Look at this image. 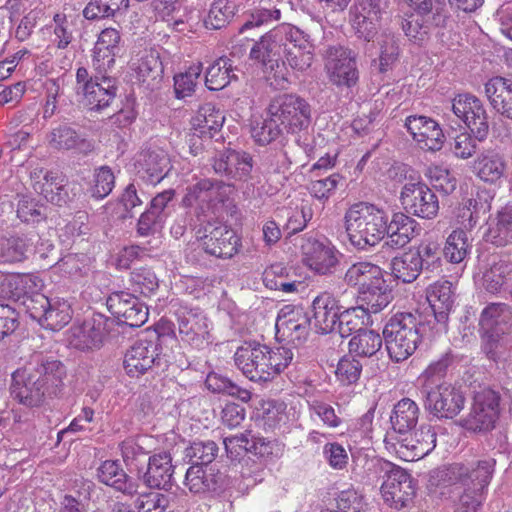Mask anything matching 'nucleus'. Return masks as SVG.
Returning a JSON list of instances; mask_svg holds the SVG:
<instances>
[{"label": "nucleus", "instance_id": "f257e3e1", "mask_svg": "<svg viewBox=\"0 0 512 512\" xmlns=\"http://www.w3.org/2000/svg\"><path fill=\"white\" fill-rule=\"evenodd\" d=\"M293 353L285 347L270 348L260 343H246L234 354L235 365L253 382H270L291 363Z\"/></svg>", "mask_w": 512, "mask_h": 512}, {"label": "nucleus", "instance_id": "f03ea898", "mask_svg": "<svg viewBox=\"0 0 512 512\" xmlns=\"http://www.w3.org/2000/svg\"><path fill=\"white\" fill-rule=\"evenodd\" d=\"M289 29L290 24L271 29L254 42L249 53V58L260 65L266 80L276 89H286L290 83L289 69L280 57Z\"/></svg>", "mask_w": 512, "mask_h": 512}, {"label": "nucleus", "instance_id": "7ed1b4c3", "mask_svg": "<svg viewBox=\"0 0 512 512\" xmlns=\"http://www.w3.org/2000/svg\"><path fill=\"white\" fill-rule=\"evenodd\" d=\"M386 211L373 204L359 202L344 215V226L350 243L358 250H368L386 235Z\"/></svg>", "mask_w": 512, "mask_h": 512}, {"label": "nucleus", "instance_id": "20e7f679", "mask_svg": "<svg viewBox=\"0 0 512 512\" xmlns=\"http://www.w3.org/2000/svg\"><path fill=\"white\" fill-rule=\"evenodd\" d=\"M494 465L495 460L486 459L473 465L455 463L447 469L449 480L454 485L460 484L455 486V490L460 492L463 489L455 512H478L482 492L490 482Z\"/></svg>", "mask_w": 512, "mask_h": 512}, {"label": "nucleus", "instance_id": "39448f33", "mask_svg": "<svg viewBox=\"0 0 512 512\" xmlns=\"http://www.w3.org/2000/svg\"><path fill=\"white\" fill-rule=\"evenodd\" d=\"M421 322L410 312L393 315L383 329L388 354L395 362H401L410 357L421 342Z\"/></svg>", "mask_w": 512, "mask_h": 512}, {"label": "nucleus", "instance_id": "423d86ee", "mask_svg": "<svg viewBox=\"0 0 512 512\" xmlns=\"http://www.w3.org/2000/svg\"><path fill=\"white\" fill-rule=\"evenodd\" d=\"M38 279L31 275H4L0 274V297L20 298L23 297V305L29 316L41 323L43 317L50 307L49 299L42 293H32V289L38 287Z\"/></svg>", "mask_w": 512, "mask_h": 512}, {"label": "nucleus", "instance_id": "0eeeda50", "mask_svg": "<svg viewBox=\"0 0 512 512\" xmlns=\"http://www.w3.org/2000/svg\"><path fill=\"white\" fill-rule=\"evenodd\" d=\"M373 467L375 472L384 478L381 493L385 503L396 510L407 507L416 493L410 474L401 467L384 460H376Z\"/></svg>", "mask_w": 512, "mask_h": 512}, {"label": "nucleus", "instance_id": "6e6552de", "mask_svg": "<svg viewBox=\"0 0 512 512\" xmlns=\"http://www.w3.org/2000/svg\"><path fill=\"white\" fill-rule=\"evenodd\" d=\"M385 443L404 461H415L428 455L436 446V433L429 425L418 430L387 434Z\"/></svg>", "mask_w": 512, "mask_h": 512}, {"label": "nucleus", "instance_id": "1a4fd4ad", "mask_svg": "<svg viewBox=\"0 0 512 512\" xmlns=\"http://www.w3.org/2000/svg\"><path fill=\"white\" fill-rule=\"evenodd\" d=\"M310 112L309 104L293 94H283L273 98L267 108V115L274 117L280 128L291 133L309 126Z\"/></svg>", "mask_w": 512, "mask_h": 512}, {"label": "nucleus", "instance_id": "9d476101", "mask_svg": "<svg viewBox=\"0 0 512 512\" xmlns=\"http://www.w3.org/2000/svg\"><path fill=\"white\" fill-rule=\"evenodd\" d=\"M412 7L415 13L407 14L401 20L402 30L409 38L422 39L432 27L445 26L448 12L444 2L422 0Z\"/></svg>", "mask_w": 512, "mask_h": 512}, {"label": "nucleus", "instance_id": "9b49d317", "mask_svg": "<svg viewBox=\"0 0 512 512\" xmlns=\"http://www.w3.org/2000/svg\"><path fill=\"white\" fill-rule=\"evenodd\" d=\"M329 81L339 88H351L358 82L356 54L341 45L329 46L324 55Z\"/></svg>", "mask_w": 512, "mask_h": 512}, {"label": "nucleus", "instance_id": "f8f14e48", "mask_svg": "<svg viewBox=\"0 0 512 512\" xmlns=\"http://www.w3.org/2000/svg\"><path fill=\"white\" fill-rule=\"evenodd\" d=\"M421 395L425 409L438 419H453L465 405L463 393L452 384L440 386Z\"/></svg>", "mask_w": 512, "mask_h": 512}, {"label": "nucleus", "instance_id": "ddd939ff", "mask_svg": "<svg viewBox=\"0 0 512 512\" xmlns=\"http://www.w3.org/2000/svg\"><path fill=\"white\" fill-rule=\"evenodd\" d=\"M452 111L479 141L486 139L489 133L488 114L479 98L472 94H459L453 99Z\"/></svg>", "mask_w": 512, "mask_h": 512}, {"label": "nucleus", "instance_id": "4468645a", "mask_svg": "<svg viewBox=\"0 0 512 512\" xmlns=\"http://www.w3.org/2000/svg\"><path fill=\"white\" fill-rule=\"evenodd\" d=\"M500 396L492 389H482L474 396L473 407L464 419V426L472 431H489L494 428L499 414Z\"/></svg>", "mask_w": 512, "mask_h": 512}, {"label": "nucleus", "instance_id": "2eb2a0df", "mask_svg": "<svg viewBox=\"0 0 512 512\" xmlns=\"http://www.w3.org/2000/svg\"><path fill=\"white\" fill-rule=\"evenodd\" d=\"M400 200L409 214L423 219H433L439 211L437 196L422 182L406 183L402 188Z\"/></svg>", "mask_w": 512, "mask_h": 512}, {"label": "nucleus", "instance_id": "dca6fc26", "mask_svg": "<svg viewBox=\"0 0 512 512\" xmlns=\"http://www.w3.org/2000/svg\"><path fill=\"white\" fill-rule=\"evenodd\" d=\"M161 346L158 337L155 340L140 339L125 353L124 368L131 377H140L154 365L160 364Z\"/></svg>", "mask_w": 512, "mask_h": 512}, {"label": "nucleus", "instance_id": "f3484780", "mask_svg": "<svg viewBox=\"0 0 512 512\" xmlns=\"http://www.w3.org/2000/svg\"><path fill=\"white\" fill-rule=\"evenodd\" d=\"M303 262L319 275H329L335 272L339 264V253L329 243L308 237L301 245Z\"/></svg>", "mask_w": 512, "mask_h": 512}, {"label": "nucleus", "instance_id": "a211bd4d", "mask_svg": "<svg viewBox=\"0 0 512 512\" xmlns=\"http://www.w3.org/2000/svg\"><path fill=\"white\" fill-rule=\"evenodd\" d=\"M201 240L205 252L217 258H231L240 245L235 231L222 223H208Z\"/></svg>", "mask_w": 512, "mask_h": 512}, {"label": "nucleus", "instance_id": "6ab92c4d", "mask_svg": "<svg viewBox=\"0 0 512 512\" xmlns=\"http://www.w3.org/2000/svg\"><path fill=\"white\" fill-rule=\"evenodd\" d=\"M310 323L311 319L303 308L286 305L276 319V337L282 341L301 342L308 335Z\"/></svg>", "mask_w": 512, "mask_h": 512}, {"label": "nucleus", "instance_id": "aec40b11", "mask_svg": "<svg viewBox=\"0 0 512 512\" xmlns=\"http://www.w3.org/2000/svg\"><path fill=\"white\" fill-rule=\"evenodd\" d=\"M11 396L19 403L34 407L40 405L45 397L52 396L45 384H42L27 368L17 369L12 374V384L10 387Z\"/></svg>", "mask_w": 512, "mask_h": 512}, {"label": "nucleus", "instance_id": "412c9836", "mask_svg": "<svg viewBox=\"0 0 512 512\" xmlns=\"http://www.w3.org/2000/svg\"><path fill=\"white\" fill-rule=\"evenodd\" d=\"M107 308L130 327H140L148 319V308L137 297L125 291L113 292L107 299Z\"/></svg>", "mask_w": 512, "mask_h": 512}, {"label": "nucleus", "instance_id": "4be33fe9", "mask_svg": "<svg viewBox=\"0 0 512 512\" xmlns=\"http://www.w3.org/2000/svg\"><path fill=\"white\" fill-rule=\"evenodd\" d=\"M253 166V157L249 153L234 149H226L217 153L212 162L216 174L238 181H246Z\"/></svg>", "mask_w": 512, "mask_h": 512}, {"label": "nucleus", "instance_id": "5701e85b", "mask_svg": "<svg viewBox=\"0 0 512 512\" xmlns=\"http://www.w3.org/2000/svg\"><path fill=\"white\" fill-rule=\"evenodd\" d=\"M170 160L167 153L158 147L143 148L135 157L134 169L143 181L155 185L169 170Z\"/></svg>", "mask_w": 512, "mask_h": 512}, {"label": "nucleus", "instance_id": "b1692460", "mask_svg": "<svg viewBox=\"0 0 512 512\" xmlns=\"http://www.w3.org/2000/svg\"><path fill=\"white\" fill-rule=\"evenodd\" d=\"M385 0H359L350 10V22L359 38L370 41L377 34Z\"/></svg>", "mask_w": 512, "mask_h": 512}, {"label": "nucleus", "instance_id": "393cba45", "mask_svg": "<svg viewBox=\"0 0 512 512\" xmlns=\"http://www.w3.org/2000/svg\"><path fill=\"white\" fill-rule=\"evenodd\" d=\"M26 368L48 389L50 394L56 395L63 386V378L66 375L64 365L54 356L43 353H35Z\"/></svg>", "mask_w": 512, "mask_h": 512}, {"label": "nucleus", "instance_id": "a878e982", "mask_svg": "<svg viewBox=\"0 0 512 512\" xmlns=\"http://www.w3.org/2000/svg\"><path fill=\"white\" fill-rule=\"evenodd\" d=\"M283 52L285 63L295 71L304 72L312 65L313 44L309 36L295 26L290 25Z\"/></svg>", "mask_w": 512, "mask_h": 512}, {"label": "nucleus", "instance_id": "bb28decb", "mask_svg": "<svg viewBox=\"0 0 512 512\" xmlns=\"http://www.w3.org/2000/svg\"><path fill=\"white\" fill-rule=\"evenodd\" d=\"M178 330L183 341L200 346L208 341V323L203 312L198 308L181 306L176 312Z\"/></svg>", "mask_w": 512, "mask_h": 512}, {"label": "nucleus", "instance_id": "cd10ccee", "mask_svg": "<svg viewBox=\"0 0 512 512\" xmlns=\"http://www.w3.org/2000/svg\"><path fill=\"white\" fill-rule=\"evenodd\" d=\"M405 127L422 149L438 151L442 148L444 134L432 118L411 115L406 118Z\"/></svg>", "mask_w": 512, "mask_h": 512}, {"label": "nucleus", "instance_id": "c85d7f7f", "mask_svg": "<svg viewBox=\"0 0 512 512\" xmlns=\"http://www.w3.org/2000/svg\"><path fill=\"white\" fill-rule=\"evenodd\" d=\"M116 95V80L108 73L96 71L95 82L79 94L82 104L92 111H101L108 107Z\"/></svg>", "mask_w": 512, "mask_h": 512}, {"label": "nucleus", "instance_id": "c756f323", "mask_svg": "<svg viewBox=\"0 0 512 512\" xmlns=\"http://www.w3.org/2000/svg\"><path fill=\"white\" fill-rule=\"evenodd\" d=\"M105 336V323L101 317L90 318L80 325H74L69 331V344L82 351L97 349Z\"/></svg>", "mask_w": 512, "mask_h": 512}, {"label": "nucleus", "instance_id": "7c9ffc66", "mask_svg": "<svg viewBox=\"0 0 512 512\" xmlns=\"http://www.w3.org/2000/svg\"><path fill=\"white\" fill-rule=\"evenodd\" d=\"M173 474L171 455L161 452L149 457L146 471L140 475V479L151 489L168 490L172 486Z\"/></svg>", "mask_w": 512, "mask_h": 512}, {"label": "nucleus", "instance_id": "2f4dec72", "mask_svg": "<svg viewBox=\"0 0 512 512\" xmlns=\"http://www.w3.org/2000/svg\"><path fill=\"white\" fill-rule=\"evenodd\" d=\"M47 140L49 146L58 151L74 150L87 155L95 148L92 140L87 139L68 124H60L53 128L47 136Z\"/></svg>", "mask_w": 512, "mask_h": 512}, {"label": "nucleus", "instance_id": "473e14b6", "mask_svg": "<svg viewBox=\"0 0 512 512\" xmlns=\"http://www.w3.org/2000/svg\"><path fill=\"white\" fill-rule=\"evenodd\" d=\"M358 294L359 306L369 314L380 312L392 300V290L384 279L382 271L363 288H359Z\"/></svg>", "mask_w": 512, "mask_h": 512}, {"label": "nucleus", "instance_id": "72a5a7b5", "mask_svg": "<svg viewBox=\"0 0 512 512\" xmlns=\"http://www.w3.org/2000/svg\"><path fill=\"white\" fill-rule=\"evenodd\" d=\"M119 42L120 33L115 28H106L100 33L93 55V66L100 74L108 73L114 67L120 51Z\"/></svg>", "mask_w": 512, "mask_h": 512}, {"label": "nucleus", "instance_id": "f704fd0d", "mask_svg": "<svg viewBox=\"0 0 512 512\" xmlns=\"http://www.w3.org/2000/svg\"><path fill=\"white\" fill-rule=\"evenodd\" d=\"M223 484V474L212 467L192 465L185 474L184 485L194 494L216 492Z\"/></svg>", "mask_w": 512, "mask_h": 512}, {"label": "nucleus", "instance_id": "c9c22d12", "mask_svg": "<svg viewBox=\"0 0 512 512\" xmlns=\"http://www.w3.org/2000/svg\"><path fill=\"white\" fill-rule=\"evenodd\" d=\"M490 106L501 116L512 120V80L495 76L484 85Z\"/></svg>", "mask_w": 512, "mask_h": 512}, {"label": "nucleus", "instance_id": "e433bc0d", "mask_svg": "<svg viewBox=\"0 0 512 512\" xmlns=\"http://www.w3.org/2000/svg\"><path fill=\"white\" fill-rule=\"evenodd\" d=\"M314 326L321 334L336 332L341 310L330 292L319 294L312 303Z\"/></svg>", "mask_w": 512, "mask_h": 512}, {"label": "nucleus", "instance_id": "4c0bfd02", "mask_svg": "<svg viewBox=\"0 0 512 512\" xmlns=\"http://www.w3.org/2000/svg\"><path fill=\"white\" fill-rule=\"evenodd\" d=\"M97 478L124 495L134 496L138 493L137 482L126 474L118 461H104L97 469Z\"/></svg>", "mask_w": 512, "mask_h": 512}, {"label": "nucleus", "instance_id": "58836bf2", "mask_svg": "<svg viewBox=\"0 0 512 512\" xmlns=\"http://www.w3.org/2000/svg\"><path fill=\"white\" fill-rule=\"evenodd\" d=\"M427 301L438 323L445 324L454 304L453 285L448 280H439L429 285Z\"/></svg>", "mask_w": 512, "mask_h": 512}, {"label": "nucleus", "instance_id": "ea45409f", "mask_svg": "<svg viewBox=\"0 0 512 512\" xmlns=\"http://www.w3.org/2000/svg\"><path fill=\"white\" fill-rule=\"evenodd\" d=\"M417 222L410 216L397 212L386 222L387 240L385 245L393 249L406 246L416 235Z\"/></svg>", "mask_w": 512, "mask_h": 512}, {"label": "nucleus", "instance_id": "a19ab883", "mask_svg": "<svg viewBox=\"0 0 512 512\" xmlns=\"http://www.w3.org/2000/svg\"><path fill=\"white\" fill-rule=\"evenodd\" d=\"M133 69L139 82L148 89L154 90L161 84L163 65L157 51H145L143 55L133 62Z\"/></svg>", "mask_w": 512, "mask_h": 512}, {"label": "nucleus", "instance_id": "79ce46f5", "mask_svg": "<svg viewBox=\"0 0 512 512\" xmlns=\"http://www.w3.org/2000/svg\"><path fill=\"white\" fill-rule=\"evenodd\" d=\"M454 357L451 352H446L435 361H432L428 367L419 375L417 381L420 393L437 389L440 386L450 384L445 380L448 368L453 364Z\"/></svg>", "mask_w": 512, "mask_h": 512}, {"label": "nucleus", "instance_id": "37998d69", "mask_svg": "<svg viewBox=\"0 0 512 512\" xmlns=\"http://www.w3.org/2000/svg\"><path fill=\"white\" fill-rule=\"evenodd\" d=\"M420 409L418 404L410 398L399 400L392 410L390 422L392 432L388 434H398L413 430L418 422Z\"/></svg>", "mask_w": 512, "mask_h": 512}, {"label": "nucleus", "instance_id": "c03bdc74", "mask_svg": "<svg viewBox=\"0 0 512 512\" xmlns=\"http://www.w3.org/2000/svg\"><path fill=\"white\" fill-rule=\"evenodd\" d=\"M418 259L413 249H409L395 256L390 264L393 276L403 283H412L415 281L422 271Z\"/></svg>", "mask_w": 512, "mask_h": 512}, {"label": "nucleus", "instance_id": "a18cd8bd", "mask_svg": "<svg viewBox=\"0 0 512 512\" xmlns=\"http://www.w3.org/2000/svg\"><path fill=\"white\" fill-rule=\"evenodd\" d=\"M237 79L231 59L220 57L207 69L205 84L209 90L218 91Z\"/></svg>", "mask_w": 512, "mask_h": 512}, {"label": "nucleus", "instance_id": "49530a36", "mask_svg": "<svg viewBox=\"0 0 512 512\" xmlns=\"http://www.w3.org/2000/svg\"><path fill=\"white\" fill-rule=\"evenodd\" d=\"M383 337L374 330L365 329L349 341V353L358 357H372L382 347Z\"/></svg>", "mask_w": 512, "mask_h": 512}, {"label": "nucleus", "instance_id": "de8ad7c7", "mask_svg": "<svg viewBox=\"0 0 512 512\" xmlns=\"http://www.w3.org/2000/svg\"><path fill=\"white\" fill-rule=\"evenodd\" d=\"M487 239L499 247L512 243V205H506L498 212L495 225L488 230Z\"/></svg>", "mask_w": 512, "mask_h": 512}, {"label": "nucleus", "instance_id": "09e8293b", "mask_svg": "<svg viewBox=\"0 0 512 512\" xmlns=\"http://www.w3.org/2000/svg\"><path fill=\"white\" fill-rule=\"evenodd\" d=\"M476 169L483 181L494 183L503 176L506 164L499 153L487 151L478 158Z\"/></svg>", "mask_w": 512, "mask_h": 512}, {"label": "nucleus", "instance_id": "8fccbe9b", "mask_svg": "<svg viewBox=\"0 0 512 512\" xmlns=\"http://www.w3.org/2000/svg\"><path fill=\"white\" fill-rule=\"evenodd\" d=\"M339 317L336 332H338L341 337L345 338L349 336L352 337L366 329L365 325L369 318V313L358 305L354 309L342 311Z\"/></svg>", "mask_w": 512, "mask_h": 512}, {"label": "nucleus", "instance_id": "3c124183", "mask_svg": "<svg viewBox=\"0 0 512 512\" xmlns=\"http://www.w3.org/2000/svg\"><path fill=\"white\" fill-rule=\"evenodd\" d=\"M43 180L41 194L51 203L62 206L70 202L75 196V193L72 196L70 195L69 184H64L63 179L57 174L46 172Z\"/></svg>", "mask_w": 512, "mask_h": 512}, {"label": "nucleus", "instance_id": "603ef678", "mask_svg": "<svg viewBox=\"0 0 512 512\" xmlns=\"http://www.w3.org/2000/svg\"><path fill=\"white\" fill-rule=\"evenodd\" d=\"M72 319V310L68 301L54 298L50 302L46 315L40 325L45 329L57 331L66 326Z\"/></svg>", "mask_w": 512, "mask_h": 512}, {"label": "nucleus", "instance_id": "864d4df0", "mask_svg": "<svg viewBox=\"0 0 512 512\" xmlns=\"http://www.w3.org/2000/svg\"><path fill=\"white\" fill-rule=\"evenodd\" d=\"M470 249L471 244L467 233L462 229H457L447 237L443 255L450 263L459 264L467 257Z\"/></svg>", "mask_w": 512, "mask_h": 512}, {"label": "nucleus", "instance_id": "5fc2aeb1", "mask_svg": "<svg viewBox=\"0 0 512 512\" xmlns=\"http://www.w3.org/2000/svg\"><path fill=\"white\" fill-rule=\"evenodd\" d=\"M29 245V241L24 235L1 237L0 262L15 263L23 261L26 258V252Z\"/></svg>", "mask_w": 512, "mask_h": 512}, {"label": "nucleus", "instance_id": "6e6d98bb", "mask_svg": "<svg viewBox=\"0 0 512 512\" xmlns=\"http://www.w3.org/2000/svg\"><path fill=\"white\" fill-rule=\"evenodd\" d=\"M224 122V116L219 109H216L212 103H205L199 107L195 116L192 118V125L200 133L219 130Z\"/></svg>", "mask_w": 512, "mask_h": 512}, {"label": "nucleus", "instance_id": "4d7b16f0", "mask_svg": "<svg viewBox=\"0 0 512 512\" xmlns=\"http://www.w3.org/2000/svg\"><path fill=\"white\" fill-rule=\"evenodd\" d=\"M235 14V4L230 0H214L204 21L208 29H221L225 27Z\"/></svg>", "mask_w": 512, "mask_h": 512}, {"label": "nucleus", "instance_id": "13d9d810", "mask_svg": "<svg viewBox=\"0 0 512 512\" xmlns=\"http://www.w3.org/2000/svg\"><path fill=\"white\" fill-rule=\"evenodd\" d=\"M128 5L129 0H91L84 8L83 16L87 20L109 18Z\"/></svg>", "mask_w": 512, "mask_h": 512}, {"label": "nucleus", "instance_id": "bf43d9fd", "mask_svg": "<svg viewBox=\"0 0 512 512\" xmlns=\"http://www.w3.org/2000/svg\"><path fill=\"white\" fill-rule=\"evenodd\" d=\"M381 268L369 262H358L351 265L345 273L344 281L350 286L363 288L381 272Z\"/></svg>", "mask_w": 512, "mask_h": 512}, {"label": "nucleus", "instance_id": "052dcab7", "mask_svg": "<svg viewBox=\"0 0 512 512\" xmlns=\"http://www.w3.org/2000/svg\"><path fill=\"white\" fill-rule=\"evenodd\" d=\"M510 307L504 303H493L487 306L481 313L480 326L486 332L498 333L497 327L510 319Z\"/></svg>", "mask_w": 512, "mask_h": 512}, {"label": "nucleus", "instance_id": "680f3d73", "mask_svg": "<svg viewBox=\"0 0 512 512\" xmlns=\"http://www.w3.org/2000/svg\"><path fill=\"white\" fill-rule=\"evenodd\" d=\"M511 266L499 261L490 266L483 274V286L490 293L499 292L502 286L510 279Z\"/></svg>", "mask_w": 512, "mask_h": 512}, {"label": "nucleus", "instance_id": "e2e57ef3", "mask_svg": "<svg viewBox=\"0 0 512 512\" xmlns=\"http://www.w3.org/2000/svg\"><path fill=\"white\" fill-rule=\"evenodd\" d=\"M282 133V128L274 117L267 115L266 119L255 120L251 126V135L259 145H267L276 140Z\"/></svg>", "mask_w": 512, "mask_h": 512}, {"label": "nucleus", "instance_id": "0e129e2a", "mask_svg": "<svg viewBox=\"0 0 512 512\" xmlns=\"http://www.w3.org/2000/svg\"><path fill=\"white\" fill-rule=\"evenodd\" d=\"M218 446L212 440L194 441L187 448V456L194 462V465L207 466L218 453Z\"/></svg>", "mask_w": 512, "mask_h": 512}, {"label": "nucleus", "instance_id": "69168bd1", "mask_svg": "<svg viewBox=\"0 0 512 512\" xmlns=\"http://www.w3.org/2000/svg\"><path fill=\"white\" fill-rule=\"evenodd\" d=\"M201 71V65H194L186 72L174 76V91L178 99H183L192 95Z\"/></svg>", "mask_w": 512, "mask_h": 512}, {"label": "nucleus", "instance_id": "338daca9", "mask_svg": "<svg viewBox=\"0 0 512 512\" xmlns=\"http://www.w3.org/2000/svg\"><path fill=\"white\" fill-rule=\"evenodd\" d=\"M380 46L379 70L385 72L397 60L399 48L394 34L384 32L378 39Z\"/></svg>", "mask_w": 512, "mask_h": 512}, {"label": "nucleus", "instance_id": "774afa93", "mask_svg": "<svg viewBox=\"0 0 512 512\" xmlns=\"http://www.w3.org/2000/svg\"><path fill=\"white\" fill-rule=\"evenodd\" d=\"M362 367V363L350 354L339 360L335 374L342 384L350 385L358 381Z\"/></svg>", "mask_w": 512, "mask_h": 512}]
</instances>
